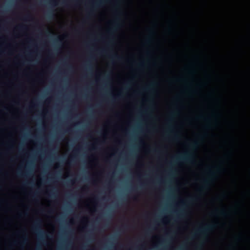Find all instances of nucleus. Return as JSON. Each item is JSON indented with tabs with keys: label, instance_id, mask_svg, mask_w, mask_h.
<instances>
[{
	"label": "nucleus",
	"instance_id": "29",
	"mask_svg": "<svg viewBox=\"0 0 250 250\" xmlns=\"http://www.w3.org/2000/svg\"><path fill=\"white\" fill-rule=\"evenodd\" d=\"M3 202V200L0 199V205H1Z\"/></svg>",
	"mask_w": 250,
	"mask_h": 250
},
{
	"label": "nucleus",
	"instance_id": "7",
	"mask_svg": "<svg viewBox=\"0 0 250 250\" xmlns=\"http://www.w3.org/2000/svg\"><path fill=\"white\" fill-rule=\"evenodd\" d=\"M22 240L20 243H18L17 241H14L13 244L14 245H17L18 244H20L21 245H24L27 243L28 241V238L26 235H23L21 237Z\"/></svg>",
	"mask_w": 250,
	"mask_h": 250
},
{
	"label": "nucleus",
	"instance_id": "28",
	"mask_svg": "<svg viewBox=\"0 0 250 250\" xmlns=\"http://www.w3.org/2000/svg\"><path fill=\"white\" fill-rule=\"evenodd\" d=\"M210 125L209 124L207 126V127L208 128H210Z\"/></svg>",
	"mask_w": 250,
	"mask_h": 250
},
{
	"label": "nucleus",
	"instance_id": "4",
	"mask_svg": "<svg viewBox=\"0 0 250 250\" xmlns=\"http://www.w3.org/2000/svg\"><path fill=\"white\" fill-rule=\"evenodd\" d=\"M41 220L38 219L34 222V224L32 227L33 230L39 235V236H42L43 234L46 235V233L41 229Z\"/></svg>",
	"mask_w": 250,
	"mask_h": 250
},
{
	"label": "nucleus",
	"instance_id": "23",
	"mask_svg": "<svg viewBox=\"0 0 250 250\" xmlns=\"http://www.w3.org/2000/svg\"><path fill=\"white\" fill-rule=\"evenodd\" d=\"M30 17V16L29 15H28L27 16H26L24 18V20L25 21H26L27 20L28 18H29Z\"/></svg>",
	"mask_w": 250,
	"mask_h": 250
},
{
	"label": "nucleus",
	"instance_id": "2",
	"mask_svg": "<svg viewBox=\"0 0 250 250\" xmlns=\"http://www.w3.org/2000/svg\"><path fill=\"white\" fill-rule=\"evenodd\" d=\"M216 228L215 224H207L198 228L193 234V237L198 235L202 236L204 239H206L209 233Z\"/></svg>",
	"mask_w": 250,
	"mask_h": 250
},
{
	"label": "nucleus",
	"instance_id": "33",
	"mask_svg": "<svg viewBox=\"0 0 250 250\" xmlns=\"http://www.w3.org/2000/svg\"><path fill=\"white\" fill-rule=\"evenodd\" d=\"M215 114H212V117H214V116H215Z\"/></svg>",
	"mask_w": 250,
	"mask_h": 250
},
{
	"label": "nucleus",
	"instance_id": "24",
	"mask_svg": "<svg viewBox=\"0 0 250 250\" xmlns=\"http://www.w3.org/2000/svg\"><path fill=\"white\" fill-rule=\"evenodd\" d=\"M179 216H184V213L183 212H181L179 214Z\"/></svg>",
	"mask_w": 250,
	"mask_h": 250
},
{
	"label": "nucleus",
	"instance_id": "37",
	"mask_svg": "<svg viewBox=\"0 0 250 250\" xmlns=\"http://www.w3.org/2000/svg\"><path fill=\"white\" fill-rule=\"evenodd\" d=\"M1 172V169H0V172Z\"/></svg>",
	"mask_w": 250,
	"mask_h": 250
},
{
	"label": "nucleus",
	"instance_id": "8",
	"mask_svg": "<svg viewBox=\"0 0 250 250\" xmlns=\"http://www.w3.org/2000/svg\"><path fill=\"white\" fill-rule=\"evenodd\" d=\"M157 85V83L155 82L150 83L147 87H146L144 90L146 91H153L154 90V87Z\"/></svg>",
	"mask_w": 250,
	"mask_h": 250
},
{
	"label": "nucleus",
	"instance_id": "36",
	"mask_svg": "<svg viewBox=\"0 0 250 250\" xmlns=\"http://www.w3.org/2000/svg\"><path fill=\"white\" fill-rule=\"evenodd\" d=\"M36 250H40L39 249H37Z\"/></svg>",
	"mask_w": 250,
	"mask_h": 250
},
{
	"label": "nucleus",
	"instance_id": "19",
	"mask_svg": "<svg viewBox=\"0 0 250 250\" xmlns=\"http://www.w3.org/2000/svg\"><path fill=\"white\" fill-rule=\"evenodd\" d=\"M19 28L20 29H21V30H22V29H25V26H23V25H20V26H19Z\"/></svg>",
	"mask_w": 250,
	"mask_h": 250
},
{
	"label": "nucleus",
	"instance_id": "18",
	"mask_svg": "<svg viewBox=\"0 0 250 250\" xmlns=\"http://www.w3.org/2000/svg\"><path fill=\"white\" fill-rule=\"evenodd\" d=\"M177 113V112L176 111H173L171 113V117L176 115Z\"/></svg>",
	"mask_w": 250,
	"mask_h": 250
},
{
	"label": "nucleus",
	"instance_id": "32",
	"mask_svg": "<svg viewBox=\"0 0 250 250\" xmlns=\"http://www.w3.org/2000/svg\"><path fill=\"white\" fill-rule=\"evenodd\" d=\"M77 149H76L74 150V152H77Z\"/></svg>",
	"mask_w": 250,
	"mask_h": 250
},
{
	"label": "nucleus",
	"instance_id": "9",
	"mask_svg": "<svg viewBox=\"0 0 250 250\" xmlns=\"http://www.w3.org/2000/svg\"><path fill=\"white\" fill-rule=\"evenodd\" d=\"M215 213H217L223 217H226L228 214V212L224 209H222L220 210H216L215 211Z\"/></svg>",
	"mask_w": 250,
	"mask_h": 250
},
{
	"label": "nucleus",
	"instance_id": "12",
	"mask_svg": "<svg viewBox=\"0 0 250 250\" xmlns=\"http://www.w3.org/2000/svg\"><path fill=\"white\" fill-rule=\"evenodd\" d=\"M17 174L19 176L21 177V176H27L28 173L26 172H25L24 173L22 172L20 169H19L17 171Z\"/></svg>",
	"mask_w": 250,
	"mask_h": 250
},
{
	"label": "nucleus",
	"instance_id": "34",
	"mask_svg": "<svg viewBox=\"0 0 250 250\" xmlns=\"http://www.w3.org/2000/svg\"><path fill=\"white\" fill-rule=\"evenodd\" d=\"M154 152H156V151H157V150H156V149H155V150H154Z\"/></svg>",
	"mask_w": 250,
	"mask_h": 250
},
{
	"label": "nucleus",
	"instance_id": "13",
	"mask_svg": "<svg viewBox=\"0 0 250 250\" xmlns=\"http://www.w3.org/2000/svg\"><path fill=\"white\" fill-rule=\"evenodd\" d=\"M171 121H172V119L171 118L169 119V124H168V131L172 132H173V131H172L173 126H172L170 124V123L171 122Z\"/></svg>",
	"mask_w": 250,
	"mask_h": 250
},
{
	"label": "nucleus",
	"instance_id": "11",
	"mask_svg": "<svg viewBox=\"0 0 250 250\" xmlns=\"http://www.w3.org/2000/svg\"><path fill=\"white\" fill-rule=\"evenodd\" d=\"M149 36L147 37V38L146 39V42L147 43H150L151 42V35H153L154 33L153 31H152L151 29H150L149 30Z\"/></svg>",
	"mask_w": 250,
	"mask_h": 250
},
{
	"label": "nucleus",
	"instance_id": "30",
	"mask_svg": "<svg viewBox=\"0 0 250 250\" xmlns=\"http://www.w3.org/2000/svg\"><path fill=\"white\" fill-rule=\"evenodd\" d=\"M196 250H200V247H197Z\"/></svg>",
	"mask_w": 250,
	"mask_h": 250
},
{
	"label": "nucleus",
	"instance_id": "15",
	"mask_svg": "<svg viewBox=\"0 0 250 250\" xmlns=\"http://www.w3.org/2000/svg\"><path fill=\"white\" fill-rule=\"evenodd\" d=\"M112 58H114V59H117V60H121V58L120 56H119L118 55H117V54H115V55H114L112 56Z\"/></svg>",
	"mask_w": 250,
	"mask_h": 250
},
{
	"label": "nucleus",
	"instance_id": "26",
	"mask_svg": "<svg viewBox=\"0 0 250 250\" xmlns=\"http://www.w3.org/2000/svg\"><path fill=\"white\" fill-rule=\"evenodd\" d=\"M62 4H64V5H67V4H66V1H63L62 2Z\"/></svg>",
	"mask_w": 250,
	"mask_h": 250
},
{
	"label": "nucleus",
	"instance_id": "35",
	"mask_svg": "<svg viewBox=\"0 0 250 250\" xmlns=\"http://www.w3.org/2000/svg\"><path fill=\"white\" fill-rule=\"evenodd\" d=\"M102 52L104 53V52L105 51H104V50H103L102 51Z\"/></svg>",
	"mask_w": 250,
	"mask_h": 250
},
{
	"label": "nucleus",
	"instance_id": "21",
	"mask_svg": "<svg viewBox=\"0 0 250 250\" xmlns=\"http://www.w3.org/2000/svg\"><path fill=\"white\" fill-rule=\"evenodd\" d=\"M138 65L140 67L143 66L144 65V63L143 62H141L138 64Z\"/></svg>",
	"mask_w": 250,
	"mask_h": 250
},
{
	"label": "nucleus",
	"instance_id": "17",
	"mask_svg": "<svg viewBox=\"0 0 250 250\" xmlns=\"http://www.w3.org/2000/svg\"><path fill=\"white\" fill-rule=\"evenodd\" d=\"M55 41L57 42H62V40L60 38V37H58L56 40H55Z\"/></svg>",
	"mask_w": 250,
	"mask_h": 250
},
{
	"label": "nucleus",
	"instance_id": "16",
	"mask_svg": "<svg viewBox=\"0 0 250 250\" xmlns=\"http://www.w3.org/2000/svg\"><path fill=\"white\" fill-rule=\"evenodd\" d=\"M52 15H53L52 13L50 12H48L47 14V16L49 18H50L51 17H52Z\"/></svg>",
	"mask_w": 250,
	"mask_h": 250
},
{
	"label": "nucleus",
	"instance_id": "31",
	"mask_svg": "<svg viewBox=\"0 0 250 250\" xmlns=\"http://www.w3.org/2000/svg\"><path fill=\"white\" fill-rule=\"evenodd\" d=\"M120 96H121L120 94H118V95H117V97H120Z\"/></svg>",
	"mask_w": 250,
	"mask_h": 250
},
{
	"label": "nucleus",
	"instance_id": "3",
	"mask_svg": "<svg viewBox=\"0 0 250 250\" xmlns=\"http://www.w3.org/2000/svg\"><path fill=\"white\" fill-rule=\"evenodd\" d=\"M195 158L194 153L191 150H189L177 156L174 162H183L190 164H194L195 162Z\"/></svg>",
	"mask_w": 250,
	"mask_h": 250
},
{
	"label": "nucleus",
	"instance_id": "6",
	"mask_svg": "<svg viewBox=\"0 0 250 250\" xmlns=\"http://www.w3.org/2000/svg\"><path fill=\"white\" fill-rule=\"evenodd\" d=\"M103 3V0H97L93 3L92 7L90 9V11L89 12V14H91L94 8H97L101 6V4Z\"/></svg>",
	"mask_w": 250,
	"mask_h": 250
},
{
	"label": "nucleus",
	"instance_id": "27",
	"mask_svg": "<svg viewBox=\"0 0 250 250\" xmlns=\"http://www.w3.org/2000/svg\"><path fill=\"white\" fill-rule=\"evenodd\" d=\"M181 203L182 205H185V203L183 201H182L181 202Z\"/></svg>",
	"mask_w": 250,
	"mask_h": 250
},
{
	"label": "nucleus",
	"instance_id": "25",
	"mask_svg": "<svg viewBox=\"0 0 250 250\" xmlns=\"http://www.w3.org/2000/svg\"><path fill=\"white\" fill-rule=\"evenodd\" d=\"M80 0H71V1L78 2Z\"/></svg>",
	"mask_w": 250,
	"mask_h": 250
},
{
	"label": "nucleus",
	"instance_id": "14",
	"mask_svg": "<svg viewBox=\"0 0 250 250\" xmlns=\"http://www.w3.org/2000/svg\"><path fill=\"white\" fill-rule=\"evenodd\" d=\"M198 199V198L197 196L192 197L190 198H189V199L188 200V202L189 203L192 202L197 200Z\"/></svg>",
	"mask_w": 250,
	"mask_h": 250
},
{
	"label": "nucleus",
	"instance_id": "5",
	"mask_svg": "<svg viewBox=\"0 0 250 250\" xmlns=\"http://www.w3.org/2000/svg\"><path fill=\"white\" fill-rule=\"evenodd\" d=\"M120 21V19L119 18H116L115 20L113 21L112 23L113 27L108 31L110 34H112L113 32L121 27V24Z\"/></svg>",
	"mask_w": 250,
	"mask_h": 250
},
{
	"label": "nucleus",
	"instance_id": "20",
	"mask_svg": "<svg viewBox=\"0 0 250 250\" xmlns=\"http://www.w3.org/2000/svg\"><path fill=\"white\" fill-rule=\"evenodd\" d=\"M185 249V245H183L182 246H181L180 248V250H184Z\"/></svg>",
	"mask_w": 250,
	"mask_h": 250
},
{
	"label": "nucleus",
	"instance_id": "22",
	"mask_svg": "<svg viewBox=\"0 0 250 250\" xmlns=\"http://www.w3.org/2000/svg\"><path fill=\"white\" fill-rule=\"evenodd\" d=\"M51 4H54V5H56V2L55 0H52L51 1Z\"/></svg>",
	"mask_w": 250,
	"mask_h": 250
},
{
	"label": "nucleus",
	"instance_id": "10",
	"mask_svg": "<svg viewBox=\"0 0 250 250\" xmlns=\"http://www.w3.org/2000/svg\"><path fill=\"white\" fill-rule=\"evenodd\" d=\"M199 145V143L197 141H193L190 145V147L192 150L196 149Z\"/></svg>",
	"mask_w": 250,
	"mask_h": 250
},
{
	"label": "nucleus",
	"instance_id": "1",
	"mask_svg": "<svg viewBox=\"0 0 250 250\" xmlns=\"http://www.w3.org/2000/svg\"><path fill=\"white\" fill-rule=\"evenodd\" d=\"M221 170V168L220 167H216L215 171L209 170L208 177L203 180L202 185L199 189V191L201 192L203 191L208 190L216 180V174L219 173Z\"/></svg>",
	"mask_w": 250,
	"mask_h": 250
}]
</instances>
